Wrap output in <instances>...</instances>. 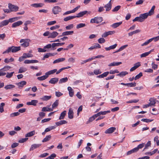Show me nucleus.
<instances>
[{
  "label": "nucleus",
  "mask_w": 159,
  "mask_h": 159,
  "mask_svg": "<svg viewBox=\"0 0 159 159\" xmlns=\"http://www.w3.org/2000/svg\"><path fill=\"white\" fill-rule=\"evenodd\" d=\"M73 111L71 108H70L68 112V117L70 119H72L73 118Z\"/></svg>",
  "instance_id": "4468645a"
},
{
  "label": "nucleus",
  "mask_w": 159,
  "mask_h": 159,
  "mask_svg": "<svg viewBox=\"0 0 159 159\" xmlns=\"http://www.w3.org/2000/svg\"><path fill=\"white\" fill-rule=\"evenodd\" d=\"M23 24V22L22 21L19 20L17 22H15L13 23L12 25V28H15L16 27L20 26Z\"/></svg>",
  "instance_id": "0eeeda50"
},
{
  "label": "nucleus",
  "mask_w": 159,
  "mask_h": 159,
  "mask_svg": "<svg viewBox=\"0 0 159 159\" xmlns=\"http://www.w3.org/2000/svg\"><path fill=\"white\" fill-rule=\"evenodd\" d=\"M122 64V62H113L108 65V66H118Z\"/></svg>",
  "instance_id": "cd10ccee"
},
{
  "label": "nucleus",
  "mask_w": 159,
  "mask_h": 159,
  "mask_svg": "<svg viewBox=\"0 0 159 159\" xmlns=\"http://www.w3.org/2000/svg\"><path fill=\"white\" fill-rule=\"evenodd\" d=\"M158 151L157 149H155L152 152H147L145 153V155L149 154L150 155H152L155 154Z\"/></svg>",
  "instance_id": "8fccbe9b"
},
{
  "label": "nucleus",
  "mask_w": 159,
  "mask_h": 159,
  "mask_svg": "<svg viewBox=\"0 0 159 159\" xmlns=\"http://www.w3.org/2000/svg\"><path fill=\"white\" fill-rule=\"evenodd\" d=\"M51 136L50 135L47 136L44 139L42 140L43 142H46L49 140L51 139Z\"/></svg>",
  "instance_id": "e433bc0d"
},
{
  "label": "nucleus",
  "mask_w": 159,
  "mask_h": 159,
  "mask_svg": "<svg viewBox=\"0 0 159 159\" xmlns=\"http://www.w3.org/2000/svg\"><path fill=\"white\" fill-rule=\"evenodd\" d=\"M143 76V74L142 72H140L139 74L136 75L134 77V80H136L141 77Z\"/></svg>",
  "instance_id": "bf43d9fd"
},
{
  "label": "nucleus",
  "mask_w": 159,
  "mask_h": 159,
  "mask_svg": "<svg viewBox=\"0 0 159 159\" xmlns=\"http://www.w3.org/2000/svg\"><path fill=\"white\" fill-rule=\"evenodd\" d=\"M11 68L10 66H5L4 67L1 69V70H2L3 71H6L8 70Z\"/></svg>",
  "instance_id": "79ce46f5"
},
{
  "label": "nucleus",
  "mask_w": 159,
  "mask_h": 159,
  "mask_svg": "<svg viewBox=\"0 0 159 159\" xmlns=\"http://www.w3.org/2000/svg\"><path fill=\"white\" fill-rule=\"evenodd\" d=\"M20 18V17H15L11 18L7 20H8V23H12L16 21Z\"/></svg>",
  "instance_id": "a211bd4d"
},
{
  "label": "nucleus",
  "mask_w": 159,
  "mask_h": 159,
  "mask_svg": "<svg viewBox=\"0 0 159 159\" xmlns=\"http://www.w3.org/2000/svg\"><path fill=\"white\" fill-rule=\"evenodd\" d=\"M14 61V59L12 57H11L10 59L6 58L4 60V62L7 63L10 62H12Z\"/></svg>",
  "instance_id": "603ef678"
},
{
  "label": "nucleus",
  "mask_w": 159,
  "mask_h": 159,
  "mask_svg": "<svg viewBox=\"0 0 159 159\" xmlns=\"http://www.w3.org/2000/svg\"><path fill=\"white\" fill-rule=\"evenodd\" d=\"M73 24H70L69 25L66 27V30H70L73 27Z\"/></svg>",
  "instance_id": "0e129e2a"
},
{
  "label": "nucleus",
  "mask_w": 159,
  "mask_h": 159,
  "mask_svg": "<svg viewBox=\"0 0 159 159\" xmlns=\"http://www.w3.org/2000/svg\"><path fill=\"white\" fill-rule=\"evenodd\" d=\"M5 105L4 103L2 102L0 104V112L2 113L4 111V107Z\"/></svg>",
  "instance_id": "ea45409f"
},
{
  "label": "nucleus",
  "mask_w": 159,
  "mask_h": 159,
  "mask_svg": "<svg viewBox=\"0 0 159 159\" xmlns=\"http://www.w3.org/2000/svg\"><path fill=\"white\" fill-rule=\"evenodd\" d=\"M145 0H139L136 2L135 4L136 5H142Z\"/></svg>",
  "instance_id": "052dcab7"
},
{
  "label": "nucleus",
  "mask_w": 159,
  "mask_h": 159,
  "mask_svg": "<svg viewBox=\"0 0 159 159\" xmlns=\"http://www.w3.org/2000/svg\"><path fill=\"white\" fill-rule=\"evenodd\" d=\"M58 80L59 79L58 78H52L49 81V82L52 84H55L58 81Z\"/></svg>",
  "instance_id": "f8f14e48"
},
{
  "label": "nucleus",
  "mask_w": 159,
  "mask_h": 159,
  "mask_svg": "<svg viewBox=\"0 0 159 159\" xmlns=\"http://www.w3.org/2000/svg\"><path fill=\"white\" fill-rule=\"evenodd\" d=\"M23 56H24V57H25V58L27 57H33L32 54L29 53H24Z\"/></svg>",
  "instance_id": "680f3d73"
},
{
  "label": "nucleus",
  "mask_w": 159,
  "mask_h": 159,
  "mask_svg": "<svg viewBox=\"0 0 159 159\" xmlns=\"http://www.w3.org/2000/svg\"><path fill=\"white\" fill-rule=\"evenodd\" d=\"M96 118L95 117V116H94V115H93V116L90 117L89 118V120L86 122V124H88L89 123L93 121Z\"/></svg>",
  "instance_id": "49530a36"
},
{
  "label": "nucleus",
  "mask_w": 159,
  "mask_h": 159,
  "mask_svg": "<svg viewBox=\"0 0 159 159\" xmlns=\"http://www.w3.org/2000/svg\"><path fill=\"white\" fill-rule=\"evenodd\" d=\"M141 120L142 121L148 123L152 121L153 120H150L148 119L144 118L142 119Z\"/></svg>",
  "instance_id": "e2e57ef3"
},
{
  "label": "nucleus",
  "mask_w": 159,
  "mask_h": 159,
  "mask_svg": "<svg viewBox=\"0 0 159 159\" xmlns=\"http://www.w3.org/2000/svg\"><path fill=\"white\" fill-rule=\"evenodd\" d=\"M60 27V26L59 25H56L55 26H52L50 28V29L51 30H54L56 29H58Z\"/></svg>",
  "instance_id": "774afa93"
},
{
  "label": "nucleus",
  "mask_w": 159,
  "mask_h": 159,
  "mask_svg": "<svg viewBox=\"0 0 159 159\" xmlns=\"http://www.w3.org/2000/svg\"><path fill=\"white\" fill-rule=\"evenodd\" d=\"M155 8V6H153L151 10L148 11V12H147V13L148 16H151L154 14V9Z\"/></svg>",
  "instance_id": "9d476101"
},
{
  "label": "nucleus",
  "mask_w": 159,
  "mask_h": 159,
  "mask_svg": "<svg viewBox=\"0 0 159 159\" xmlns=\"http://www.w3.org/2000/svg\"><path fill=\"white\" fill-rule=\"evenodd\" d=\"M44 5V4L42 3H34L31 5V6L34 7H42Z\"/></svg>",
  "instance_id": "412c9836"
},
{
  "label": "nucleus",
  "mask_w": 159,
  "mask_h": 159,
  "mask_svg": "<svg viewBox=\"0 0 159 159\" xmlns=\"http://www.w3.org/2000/svg\"><path fill=\"white\" fill-rule=\"evenodd\" d=\"M58 33L56 31H53L52 33H50V35L48 37V38H55L58 34Z\"/></svg>",
  "instance_id": "9b49d317"
},
{
  "label": "nucleus",
  "mask_w": 159,
  "mask_h": 159,
  "mask_svg": "<svg viewBox=\"0 0 159 159\" xmlns=\"http://www.w3.org/2000/svg\"><path fill=\"white\" fill-rule=\"evenodd\" d=\"M133 22L139 21L140 22H143L140 16L139 17H135L133 20Z\"/></svg>",
  "instance_id": "4d7b16f0"
},
{
  "label": "nucleus",
  "mask_w": 159,
  "mask_h": 159,
  "mask_svg": "<svg viewBox=\"0 0 159 159\" xmlns=\"http://www.w3.org/2000/svg\"><path fill=\"white\" fill-rule=\"evenodd\" d=\"M74 33L73 31H66L64 32H63L62 33L61 35L59 36L58 37H62L64 36H66L68 35H72Z\"/></svg>",
  "instance_id": "20e7f679"
},
{
  "label": "nucleus",
  "mask_w": 159,
  "mask_h": 159,
  "mask_svg": "<svg viewBox=\"0 0 159 159\" xmlns=\"http://www.w3.org/2000/svg\"><path fill=\"white\" fill-rule=\"evenodd\" d=\"M8 20H5L0 22V27L7 25L8 24Z\"/></svg>",
  "instance_id": "aec40b11"
},
{
  "label": "nucleus",
  "mask_w": 159,
  "mask_h": 159,
  "mask_svg": "<svg viewBox=\"0 0 159 159\" xmlns=\"http://www.w3.org/2000/svg\"><path fill=\"white\" fill-rule=\"evenodd\" d=\"M39 62L38 61L35 60H26L24 61V63L25 64H30L36 63Z\"/></svg>",
  "instance_id": "ddd939ff"
},
{
  "label": "nucleus",
  "mask_w": 159,
  "mask_h": 159,
  "mask_svg": "<svg viewBox=\"0 0 159 159\" xmlns=\"http://www.w3.org/2000/svg\"><path fill=\"white\" fill-rule=\"evenodd\" d=\"M51 97V96H44L41 98L40 99L43 101H48L49 100Z\"/></svg>",
  "instance_id": "7c9ffc66"
},
{
  "label": "nucleus",
  "mask_w": 159,
  "mask_h": 159,
  "mask_svg": "<svg viewBox=\"0 0 159 159\" xmlns=\"http://www.w3.org/2000/svg\"><path fill=\"white\" fill-rule=\"evenodd\" d=\"M98 42L100 43H104L105 42V39L102 37L99 39L98 40Z\"/></svg>",
  "instance_id": "338daca9"
},
{
  "label": "nucleus",
  "mask_w": 159,
  "mask_h": 159,
  "mask_svg": "<svg viewBox=\"0 0 159 159\" xmlns=\"http://www.w3.org/2000/svg\"><path fill=\"white\" fill-rule=\"evenodd\" d=\"M61 11V8L59 6H56L54 7L52 9V12L54 14H57L60 12Z\"/></svg>",
  "instance_id": "f03ea898"
},
{
  "label": "nucleus",
  "mask_w": 159,
  "mask_h": 159,
  "mask_svg": "<svg viewBox=\"0 0 159 159\" xmlns=\"http://www.w3.org/2000/svg\"><path fill=\"white\" fill-rule=\"evenodd\" d=\"M128 74V72L127 71H122L120 72L119 74L117 75V76H118L120 77H123L126 75H127Z\"/></svg>",
  "instance_id": "4c0bfd02"
},
{
  "label": "nucleus",
  "mask_w": 159,
  "mask_h": 159,
  "mask_svg": "<svg viewBox=\"0 0 159 159\" xmlns=\"http://www.w3.org/2000/svg\"><path fill=\"white\" fill-rule=\"evenodd\" d=\"M48 76L47 75H43V76L38 77L37 78V79L39 80H45L48 77Z\"/></svg>",
  "instance_id": "c03bdc74"
},
{
  "label": "nucleus",
  "mask_w": 159,
  "mask_h": 159,
  "mask_svg": "<svg viewBox=\"0 0 159 159\" xmlns=\"http://www.w3.org/2000/svg\"><path fill=\"white\" fill-rule=\"evenodd\" d=\"M122 22L116 23L112 24L111 25V26L113 28H116L118 27L120 25H121L122 24Z\"/></svg>",
  "instance_id": "bb28decb"
},
{
  "label": "nucleus",
  "mask_w": 159,
  "mask_h": 159,
  "mask_svg": "<svg viewBox=\"0 0 159 159\" xmlns=\"http://www.w3.org/2000/svg\"><path fill=\"white\" fill-rule=\"evenodd\" d=\"M85 26L86 24L85 23H80L77 25L76 28L77 29H79L84 27Z\"/></svg>",
  "instance_id": "864d4df0"
},
{
  "label": "nucleus",
  "mask_w": 159,
  "mask_h": 159,
  "mask_svg": "<svg viewBox=\"0 0 159 159\" xmlns=\"http://www.w3.org/2000/svg\"><path fill=\"white\" fill-rule=\"evenodd\" d=\"M56 155L55 153H52L51 154L50 156L44 159H54V158L56 157Z\"/></svg>",
  "instance_id": "13d9d810"
},
{
  "label": "nucleus",
  "mask_w": 159,
  "mask_h": 159,
  "mask_svg": "<svg viewBox=\"0 0 159 159\" xmlns=\"http://www.w3.org/2000/svg\"><path fill=\"white\" fill-rule=\"evenodd\" d=\"M117 46L116 44H115L113 45H111L109 47H106L105 48V49L106 51H109L111 49H114Z\"/></svg>",
  "instance_id": "c85d7f7f"
},
{
  "label": "nucleus",
  "mask_w": 159,
  "mask_h": 159,
  "mask_svg": "<svg viewBox=\"0 0 159 159\" xmlns=\"http://www.w3.org/2000/svg\"><path fill=\"white\" fill-rule=\"evenodd\" d=\"M116 129V128L114 127H111L107 129L105 132L106 134H111Z\"/></svg>",
  "instance_id": "423d86ee"
},
{
  "label": "nucleus",
  "mask_w": 159,
  "mask_h": 159,
  "mask_svg": "<svg viewBox=\"0 0 159 159\" xmlns=\"http://www.w3.org/2000/svg\"><path fill=\"white\" fill-rule=\"evenodd\" d=\"M68 79L67 77L61 78L59 80V83L61 84L63 83L66 82L68 81Z\"/></svg>",
  "instance_id": "f704fd0d"
},
{
  "label": "nucleus",
  "mask_w": 159,
  "mask_h": 159,
  "mask_svg": "<svg viewBox=\"0 0 159 159\" xmlns=\"http://www.w3.org/2000/svg\"><path fill=\"white\" fill-rule=\"evenodd\" d=\"M65 60V58H61L56 59L53 62V64H55L57 63L63 61Z\"/></svg>",
  "instance_id": "72a5a7b5"
},
{
  "label": "nucleus",
  "mask_w": 159,
  "mask_h": 159,
  "mask_svg": "<svg viewBox=\"0 0 159 159\" xmlns=\"http://www.w3.org/2000/svg\"><path fill=\"white\" fill-rule=\"evenodd\" d=\"M11 49V52H15L20 50V47H15L12 46L11 47H9Z\"/></svg>",
  "instance_id": "7ed1b4c3"
},
{
  "label": "nucleus",
  "mask_w": 159,
  "mask_h": 159,
  "mask_svg": "<svg viewBox=\"0 0 159 159\" xmlns=\"http://www.w3.org/2000/svg\"><path fill=\"white\" fill-rule=\"evenodd\" d=\"M68 90L69 91V93L70 97H72L74 95V91L72 88L70 87H68L67 88Z\"/></svg>",
  "instance_id": "b1692460"
},
{
  "label": "nucleus",
  "mask_w": 159,
  "mask_h": 159,
  "mask_svg": "<svg viewBox=\"0 0 159 159\" xmlns=\"http://www.w3.org/2000/svg\"><path fill=\"white\" fill-rule=\"evenodd\" d=\"M30 40L29 39H27L26 41L24 43L21 44V45L24 47H26L29 46V42Z\"/></svg>",
  "instance_id": "4be33fe9"
},
{
  "label": "nucleus",
  "mask_w": 159,
  "mask_h": 159,
  "mask_svg": "<svg viewBox=\"0 0 159 159\" xmlns=\"http://www.w3.org/2000/svg\"><path fill=\"white\" fill-rule=\"evenodd\" d=\"M109 72L108 71H107L106 72H104L103 74H102L101 75H99L97 77L98 78H103L104 77H106L107 76V75L109 74Z\"/></svg>",
  "instance_id": "393cba45"
},
{
  "label": "nucleus",
  "mask_w": 159,
  "mask_h": 159,
  "mask_svg": "<svg viewBox=\"0 0 159 159\" xmlns=\"http://www.w3.org/2000/svg\"><path fill=\"white\" fill-rule=\"evenodd\" d=\"M20 114V113L18 112H15L11 114L9 116L10 118H12L15 116H17L19 115Z\"/></svg>",
  "instance_id": "37998d69"
},
{
  "label": "nucleus",
  "mask_w": 159,
  "mask_h": 159,
  "mask_svg": "<svg viewBox=\"0 0 159 159\" xmlns=\"http://www.w3.org/2000/svg\"><path fill=\"white\" fill-rule=\"evenodd\" d=\"M153 49H152L150 50L148 52H147L141 54L140 55L141 57L142 58L146 57L147 56H148L149 54H150L151 53V52L153 51Z\"/></svg>",
  "instance_id": "c756f323"
},
{
  "label": "nucleus",
  "mask_w": 159,
  "mask_h": 159,
  "mask_svg": "<svg viewBox=\"0 0 159 159\" xmlns=\"http://www.w3.org/2000/svg\"><path fill=\"white\" fill-rule=\"evenodd\" d=\"M137 152L136 151V149L134 148L128 151L126 153V155H129L133 153L136 152Z\"/></svg>",
  "instance_id": "a19ab883"
},
{
  "label": "nucleus",
  "mask_w": 159,
  "mask_h": 159,
  "mask_svg": "<svg viewBox=\"0 0 159 159\" xmlns=\"http://www.w3.org/2000/svg\"><path fill=\"white\" fill-rule=\"evenodd\" d=\"M111 0L109 2L106 4L104 7L106 8V11H109L111 9L112 7V5L111 3Z\"/></svg>",
  "instance_id": "39448f33"
},
{
  "label": "nucleus",
  "mask_w": 159,
  "mask_h": 159,
  "mask_svg": "<svg viewBox=\"0 0 159 159\" xmlns=\"http://www.w3.org/2000/svg\"><path fill=\"white\" fill-rule=\"evenodd\" d=\"M151 145V143L150 141H148L147 143L145 144V148L143 149L144 151L145 149H147L148 147L150 146Z\"/></svg>",
  "instance_id": "69168bd1"
},
{
  "label": "nucleus",
  "mask_w": 159,
  "mask_h": 159,
  "mask_svg": "<svg viewBox=\"0 0 159 159\" xmlns=\"http://www.w3.org/2000/svg\"><path fill=\"white\" fill-rule=\"evenodd\" d=\"M8 8L11 11H18L19 7L16 5H13L10 3L8 4Z\"/></svg>",
  "instance_id": "f257e3e1"
},
{
  "label": "nucleus",
  "mask_w": 159,
  "mask_h": 159,
  "mask_svg": "<svg viewBox=\"0 0 159 159\" xmlns=\"http://www.w3.org/2000/svg\"><path fill=\"white\" fill-rule=\"evenodd\" d=\"M27 70V69L24 67H21L19 69L18 73H21L25 72Z\"/></svg>",
  "instance_id": "c9c22d12"
},
{
  "label": "nucleus",
  "mask_w": 159,
  "mask_h": 159,
  "mask_svg": "<svg viewBox=\"0 0 159 159\" xmlns=\"http://www.w3.org/2000/svg\"><path fill=\"white\" fill-rule=\"evenodd\" d=\"M144 143H142L139 145L137 147L135 148L136 149V151L137 152L139 149H141L144 146Z\"/></svg>",
  "instance_id": "09e8293b"
},
{
  "label": "nucleus",
  "mask_w": 159,
  "mask_h": 159,
  "mask_svg": "<svg viewBox=\"0 0 159 159\" xmlns=\"http://www.w3.org/2000/svg\"><path fill=\"white\" fill-rule=\"evenodd\" d=\"M55 128V127L54 126H52L49 127L45 129V132H49V131H50V130H51L53 129H54Z\"/></svg>",
  "instance_id": "3c124183"
},
{
  "label": "nucleus",
  "mask_w": 159,
  "mask_h": 159,
  "mask_svg": "<svg viewBox=\"0 0 159 159\" xmlns=\"http://www.w3.org/2000/svg\"><path fill=\"white\" fill-rule=\"evenodd\" d=\"M140 16L142 22H143L148 16L147 13H146L140 14Z\"/></svg>",
  "instance_id": "dca6fc26"
},
{
  "label": "nucleus",
  "mask_w": 159,
  "mask_h": 159,
  "mask_svg": "<svg viewBox=\"0 0 159 159\" xmlns=\"http://www.w3.org/2000/svg\"><path fill=\"white\" fill-rule=\"evenodd\" d=\"M38 102V101L37 100H32L31 102H28L26 103V104L28 105L36 106V104Z\"/></svg>",
  "instance_id": "1a4fd4ad"
},
{
  "label": "nucleus",
  "mask_w": 159,
  "mask_h": 159,
  "mask_svg": "<svg viewBox=\"0 0 159 159\" xmlns=\"http://www.w3.org/2000/svg\"><path fill=\"white\" fill-rule=\"evenodd\" d=\"M14 72H12L10 73H9V72H7V74L6 75V77H7L8 78H10L13 75V74H14Z\"/></svg>",
  "instance_id": "6e6d98bb"
},
{
  "label": "nucleus",
  "mask_w": 159,
  "mask_h": 159,
  "mask_svg": "<svg viewBox=\"0 0 159 159\" xmlns=\"http://www.w3.org/2000/svg\"><path fill=\"white\" fill-rule=\"evenodd\" d=\"M41 144H34L33 145H32L31 146V148H30V151H31L33 150L34 149L36 148L39 147H40V146H41Z\"/></svg>",
  "instance_id": "f3484780"
},
{
  "label": "nucleus",
  "mask_w": 159,
  "mask_h": 159,
  "mask_svg": "<svg viewBox=\"0 0 159 159\" xmlns=\"http://www.w3.org/2000/svg\"><path fill=\"white\" fill-rule=\"evenodd\" d=\"M57 71V70L56 69H54L53 70H52L47 72L45 73V75H47L48 76L49 75L54 74Z\"/></svg>",
  "instance_id": "473e14b6"
},
{
  "label": "nucleus",
  "mask_w": 159,
  "mask_h": 159,
  "mask_svg": "<svg viewBox=\"0 0 159 159\" xmlns=\"http://www.w3.org/2000/svg\"><path fill=\"white\" fill-rule=\"evenodd\" d=\"M35 134V131L33 130L30 132L28 133L25 135V137H30L33 136Z\"/></svg>",
  "instance_id": "a878e982"
},
{
  "label": "nucleus",
  "mask_w": 159,
  "mask_h": 159,
  "mask_svg": "<svg viewBox=\"0 0 159 159\" xmlns=\"http://www.w3.org/2000/svg\"><path fill=\"white\" fill-rule=\"evenodd\" d=\"M67 123V122L65 120H61L59 121L56 122L55 124L57 126H60L63 124H66Z\"/></svg>",
  "instance_id": "6ab92c4d"
},
{
  "label": "nucleus",
  "mask_w": 159,
  "mask_h": 159,
  "mask_svg": "<svg viewBox=\"0 0 159 159\" xmlns=\"http://www.w3.org/2000/svg\"><path fill=\"white\" fill-rule=\"evenodd\" d=\"M66 111H64L62 112L60 114V116L59 118V120H61L64 119L66 115Z\"/></svg>",
  "instance_id": "5701e85b"
},
{
  "label": "nucleus",
  "mask_w": 159,
  "mask_h": 159,
  "mask_svg": "<svg viewBox=\"0 0 159 159\" xmlns=\"http://www.w3.org/2000/svg\"><path fill=\"white\" fill-rule=\"evenodd\" d=\"M15 86L13 84H8L7 85L4 87L5 89L6 90L10 89H12L15 88Z\"/></svg>",
  "instance_id": "58836bf2"
},
{
  "label": "nucleus",
  "mask_w": 159,
  "mask_h": 159,
  "mask_svg": "<svg viewBox=\"0 0 159 159\" xmlns=\"http://www.w3.org/2000/svg\"><path fill=\"white\" fill-rule=\"evenodd\" d=\"M88 13L87 11H84L80 12L78 13L77 16H74L76 17L79 18L83 16L84 15Z\"/></svg>",
  "instance_id": "6e6552de"
},
{
  "label": "nucleus",
  "mask_w": 159,
  "mask_h": 159,
  "mask_svg": "<svg viewBox=\"0 0 159 159\" xmlns=\"http://www.w3.org/2000/svg\"><path fill=\"white\" fill-rule=\"evenodd\" d=\"M59 104V100H56V101L53 103L52 105V109L57 107Z\"/></svg>",
  "instance_id": "a18cd8bd"
},
{
  "label": "nucleus",
  "mask_w": 159,
  "mask_h": 159,
  "mask_svg": "<svg viewBox=\"0 0 159 159\" xmlns=\"http://www.w3.org/2000/svg\"><path fill=\"white\" fill-rule=\"evenodd\" d=\"M75 18V17L73 16H68L64 18L63 20L65 21H67L69 20L73 19Z\"/></svg>",
  "instance_id": "2f4dec72"
},
{
  "label": "nucleus",
  "mask_w": 159,
  "mask_h": 159,
  "mask_svg": "<svg viewBox=\"0 0 159 159\" xmlns=\"http://www.w3.org/2000/svg\"><path fill=\"white\" fill-rule=\"evenodd\" d=\"M26 82L25 81H23L16 83V84L19 86V88H20V87H23L26 84Z\"/></svg>",
  "instance_id": "2eb2a0df"
},
{
  "label": "nucleus",
  "mask_w": 159,
  "mask_h": 159,
  "mask_svg": "<svg viewBox=\"0 0 159 159\" xmlns=\"http://www.w3.org/2000/svg\"><path fill=\"white\" fill-rule=\"evenodd\" d=\"M149 101H150V103L151 106H154L156 103V102L155 101V100L153 98H150Z\"/></svg>",
  "instance_id": "5fc2aeb1"
},
{
  "label": "nucleus",
  "mask_w": 159,
  "mask_h": 159,
  "mask_svg": "<svg viewBox=\"0 0 159 159\" xmlns=\"http://www.w3.org/2000/svg\"><path fill=\"white\" fill-rule=\"evenodd\" d=\"M95 18L96 19V23L97 24H98L101 22L103 20V18L101 17H95Z\"/></svg>",
  "instance_id": "de8ad7c7"
}]
</instances>
